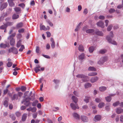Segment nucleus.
Listing matches in <instances>:
<instances>
[{
  "instance_id": "obj_1",
  "label": "nucleus",
  "mask_w": 123,
  "mask_h": 123,
  "mask_svg": "<svg viewBox=\"0 0 123 123\" xmlns=\"http://www.w3.org/2000/svg\"><path fill=\"white\" fill-rule=\"evenodd\" d=\"M31 92L29 91H26L24 94V97L25 99L23 100L21 102L22 104L26 106H28L30 104V101L31 100V98L30 97L31 96Z\"/></svg>"
},
{
  "instance_id": "obj_2",
  "label": "nucleus",
  "mask_w": 123,
  "mask_h": 123,
  "mask_svg": "<svg viewBox=\"0 0 123 123\" xmlns=\"http://www.w3.org/2000/svg\"><path fill=\"white\" fill-rule=\"evenodd\" d=\"M34 70L36 73H37L39 72L43 71L44 70V68L41 67L40 65H37L36 67L34 68Z\"/></svg>"
},
{
  "instance_id": "obj_3",
  "label": "nucleus",
  "mask_w": 123,
  "mask_h": 123,
  "mask_svg": "<svg viewBox=\"0 0 123 123\" xmlns=\"http://www.w3.org/2000/svg\"><path fill=\"white\" fill-rule=\"evenodd\" d=\"M106 58L105 57H101L98 62V64L100 65H103V63L106 61Z\"/></svg>"
},
{
  "instance_id": "obj_4",
  "label": "nucleus",
  "mask_w": 123,
  "mask_h": 123,
  "mask_svg": "<svg viewBox=\"0 0 123 123\" xmlns=\"http://www.w3.org/2000/svg\"><path fill=\"white\" fill-rule=\"evenodd\" d=\"M106 38L108 41L109 43L115 45H117V42L115 41L112 40L109 36H107Z\"/></svg>"
},
{
  "instance_id": "obj_5",
  "label": "nucleus",
  "mask_w": 123,
  "mask_h": 123,
  "mask_svg": "<svg viewBox=\"0 0 123 123\" xmlns=\"http://www.w3.org/2000/svg\"><path fill=\"white\" fill-rule=\"evenodd\" d=\"M70 105L71 108L74 110L79 108V107L77 103L74 104L73 103H71L70 104Z\"/></svg>"
},
{
  "instance_id": "obj_6",
  "label": "nucleus",
  "mask_w": 123,
  "mask_h": 123,
  "mask_svg": "<svg viewBox=\"0 0 123 123\" xmlns=\"http://www.w3.org/2000/svg\"><path fill=\"white\" fill-rule=\"evenodd\" d=\"M9 52H12L14 54H17L18 53V50L17 49L14 47H13L10 49L9 50Z\"/></svg>"
},
{
  "instance_id": "obj_7",
  "label": "nucleus",
  "mask_w": 123,
  "mask_h": 123,
  "mask_svg": "<svg viewBox=\"0 0 123 123\" xmlns=\"http://www.w3.org/2000/svg\"><path fill=\"white\" fill-rule=\"evenodd\" d=\"M101 116L99 115H97L95 116L94 119V121L96 122L100 120L101 118Z\"/></svg>"
},
{
  "instance_id": "obj_8",
  "label": "nucleus",
  "mask_w": 123,
  "mask_h": 123,
  "mask_svg": "<svg viewBox=\"0 0 123 123\" xmlns=\"http://www.w3.org/2000/svg\"><path fill=\"white\" fill-rule=\"evenodd\" d=\"M98 79V78L97 76L92 77L91 78L90 81L92 83H94L97 81Z\"/></svg>"
},
{
  "instance_id": "obj_9",
  "label": "nucleus",
  "mask_w": 123,
  "mask_h": 123,
  "mask_svg": "<svg viewBox=\"0 0 123 123\" xmlns=\"http://www.w3.org/2000/svg\"><path fill=\"white\" fill-rule=\"evenodd\" d=\"M50 41L51 42V47L52 49H54L55 46V43L53 38L51 37L50 39Z\"/></svg>"
},
{
  "instance_id": "obj_10",
  "label": "nucleus",
  "mask_w": 123,
  "mask_h": 123,
  "mask_svg": "<svg viewBox=\"0 0 123 123\" xmlns=\"http://www.w3.org/2000/svg\"><path fill=\"white\" fill-rule=\"evenodd\" d=\"M8 5L7 3V2H5L3 3L1 5L0 10H2L4 9Z\"/></svg>"
},
{
  "instance_id": "obj_11",
  "label": "nucleus",
  "mask_w": 123,
  "mask_h": 123,
  "mask_svg": "<svg viewBox=\"0 0 123 123\" xmlns=\"http://www.w3.org/2000/svg\"><path fill=\"white\" fill-rule=\"evenodd\" d=\"M76 77L78 78L84 79L87 78L88 77L82 74H78L76 76Z\"/></svg>"
},
{
  "instance_id": "obj_12",
  "label": "nucleus",
  "mask_w": 123,
  "mask_h": 123,
  "mask_svg": "<svg viewBox=\"0 0 123 123\" xmlns=\"http://www.w3.org/2000/svg\"><path fill=\"white\" fill-rule=\"evenodd\" d=\"M98 26L102 28L104 27V23L102 21H100L97 23V24Z\"/></svg>"
},
{
  "instance_id": "obj_13",
  "label": "nucleus",
  "mask_w": 123,
  "mask_h": 123,
  "mask_svg": "<svg viewBox=\"0 0 123 123\" xmlns=\"http://www.w3.org/2000/svg\"><path fill=\"white\" fill-rule=\"evenodd\" d=\"M80 118L81 120L83 122H86L88 121V120L87 117L85 116H81Z\"/></svg>"
},
{
  "instance_id": "obj_14",
  "label": "nucleus",
  "mask_w": 123,
  "mask_h": 123,
  "mask_svg": "<svg viewBox=\"0 0 123 123\" xmlns=\"http://www.w3.org/2000/svg\"><path fill=\"white\" fill-rule=\"evenodd\" d=\"M71 99L75 104L77 103L78 101V98L74 96H73L71 97Z\"/></svg>"
},
{
  "instance_id": "obj_15",
  "label": "nucleus",
  "mask_w": 123,
  "mask_h": 123,
  "mask_svg": "<svg viewBox=\"0 0 123 123\" xmlns=\"http://www.w3.org/2000/svg\"><path fill=\"white\" fill-rule=\"evenodd\" d=\"M78 49L81 52L84 51V49L83 46L81 44L79 45L78 47Z\"/></svg>"
},
{
  "instance_id": "obj_16",
  "label": "nucleus",
  "mask_w": 123,
  "mask_h": 123,
  "mask_svg": "<svg viewBox=\"0 0 123 123\" xmlns=\"http://www.w3.org/2000/svg\"><path fill=\"white\" fill-rule=\"evenodd\" d=\"M14 9L17 13L19 14L21 12V10L20 7H15L14 8Z\"/></svg>"
},
{
  "instance_id": "obj_17",
  "label": "nucleus",
  "mask_w": 123,
  "mask_h": 123,
  "mask_svg": "<svg viewBox=\"0 0 123 123\" xmlns=\"http://www.w3.org/2000/svg\"><path fill=\"white\" fill-rule=\"evenodd\" d=\"M95 33L98 36H103V32L101 31H100L98 30H97L95 31Z\"/></svg>"
},
{
  "instance_id": "obj_18",
  "label": "nucleus",
  "mask_w": 123,
  "mask_h": 123,
  "mask_svg": "<svg viewBox=\"0 0 123 123\" xmlns=\"http://www.w3.org/2000/svg\"><path fill=\"white\" fill-rule=\"evenodd\" d=\"M15 0H8L7 1L9 3V5L11 7L14 6L15 4L13 2V1Z\"/></svg>"
},
{
  "instance_id": "obj_19",
  "label": "nucleus",
  "mask_w": 123,
  "mask_h": 123,
  "mask_svg": "<svg viewBox=\"0 0 123 123\" xmlns=\"http://www.w3.org/2000/svg\"><path fill=\"white\" fill-rule=\"evenodd\" d=\"M116 110V113L118 114H119L123 112V109L120 108H117Z\"/></svg>"
},
{
  "instance_id": "obj_20",
  "label": "nucleus",
  "mask_w": 123,
  "mask_h": 123,
  "mask_svg": "<svg viewBox=\"0 0 123 123\" xmlns=\"http://www.w3.org/2000/svg\"><path fill=\"white\" fill-rule=\"evenodd\" d=\"M73 117L77 119H79L80 118V116L77 113H74L73 114Z\"/></svg>"
},
{
  "instance_id": "obj_21",
  "label": "nucleus",
  "mask_w": 123,
  "mask_h": 123,
  "mask_svg": "<svg viewBox=\"0 0 123 123\" xmlns=\"http://www.w3.org/2000/svg\"><path fill=\"white\" fill-rule=\"evenodd\" d=\"M95 48L96 47L95 46H91L89 48V52L90 53H92Z\"/></svg>"
},
{
  "instance_id": "obj_22",
  "label": "nucleus",
  "mask_w": 123,
  "mask_h": 123,
  "mask_svg": "<svg viewBox=\"0 0 123 123\" xmlns=\"http://www.w3.org/2000/svg\"><path fill=\"white\" fill-rule=\"evenodd\" d=\"M10 39V43L11 45L13 46L15 44V39L13 38H12Z\"/></svg>"
},
{
  "instance_id": "obj_23",
  "label": "nucleus",
  "mask_w": 123,
  "mask_h": 123,
  "mask_svg": "<svg viewBox=\"0 0 123 123\" xmlns=\"http://www.w3.org/2000/svg\"><path fill=\"white\" fill-rule=\"evenodd\" d=\"M88 70L89 71H94L96 70V69L95 68H94L93 67H90L88 68Z\"/></svg>"
},
{
  "instance_id": "obj_24",
  "label": "nucleus",
  "mask_w": 123,
  "mask_h": 123,
  "mask_svg": "<svg viewBox=\"0 0 123 123\" xmlns=\"http://www.w3.org/2000/svg\"><path fill=\"white\" fill-rule=\"evenodd\" d=\"M84 57L85 54L83 53H82L79 56V58L80 60H82L84 59Z\"/></svg>"
},
{
  "instance_id": "obj_25",
  "label": "nucleus",
  "mask_w": 123,
  "mask_h": 123,
  "mask_svg": "<svg viewBox=\"0 0 123 123\" xmlns=\"http://www.w3.org/2000/svg\"><path fill=\"white\" fill-rule=\"evenodd\" d=\"M38 103V101L37 100H35L33 101L32 103V105L33 106H36L37 104Z\"/></svg>"
},
{
  "instance_id": "obj_26",
  "label": "nucleus",
  "mask_w": 123,
  "mask_h": 123,
  "mask_svg": "<svg viewBox=\"0 0 123 123\" xmlns=\"http://www.w3.org/2000/svg\"><path fill=\"white\" fill-rule=\"evenodd\" d=\"M106 87L104 86H102L100 87L99 88L100 91L101 92H103L106 90Z\"/></svg>"
},
{
  "instance_id": "obj_27",
  "label": "nucleus",
  "mask_w": 123,
  "mask_h": 123,
  "mask_svg": "<svg viewBox=\"0 0 123 123\" xmlns=\"http://www.w3.org/2000/svg\"><path fill=\"white\" fill-rule=\"evenodd\" d=\"M19 17V15H18L15 14H13L12 16V19H16Z\"/></svg>"
},
{
  "instance_id": "obj_28",
  "label": "nucleus",
  "mask_w": 123,
  "mask_h": 123,
  "mask_svg": "<svg viewBox=\"0 0 123 123\" xmlns=\"http://www.w3.org/2000/svg\"><path fill=\"white\" fill-rule=\"evenodd\" d=\"M92 85L90 83H87L85 84L84 85L85 87V88H87L91 86Z\"/></svg>"
},
{
  "instance_id": "obj_29",
  "label": "nucleus",
  "mask_w": 123,
  "mask_h": 123,
  "mask_svg": "<svg viewBox=\"0 0 123 123\" xmlns=\"http://www.w3.org/2000/svg\"><path fill=\"white\" fill-rule=\"evenodd\" d=\"M27 114L25 113L22 116V121H25L26 118Z\"/></svg>"
},
{
  "instance_id": "obj_30",
  "label": "nucleus",
  "mask_w": 123,
  "mask_h": 123,
  "mask_svg": "<svg viewBox=\"0 0 123 123\" xmlns=\"http://www.w3.org/2000/svg\"><path fill=\"white\" fill-rule=\"evenodd\" d=\"M97 74V73L96 72H92L89 73L88 75L90 76H92L96 75Z\"/></svg>"
},
{
  "instance_id": "obj_31",
  "label": "nucleus",
  "mask_w": 123,
  "mask_h": 123,
  "mask_svg": "<svg viewBox=\"0 0 123 123\" xmlns=\"http://www.w3.org/2000/svg\"><path fill=\"white\" fill-rule=\"evenodd\" d=\"M94 30L92 29H88L86 30V32L87 33H91L94 32Z\"/></svg>"
},
{
  "instance_id": "obj_32",
  "label": "nucleus",
  "mask_w": 123,
  "mask_h": 123,
  "mask_svg": "<svg viewBox=\"0 0 123 123\" xmlns=\"http://www.w3.org/2000/svg\"><path fill=\"white\" fill-rule=\"evenodd\" d=\"M18 99V95L16 94H14L13 97H12V100H14L15 99Z\"/></svg>"
},
{
  "instance_id": "obj_33",
  "label": "nucleus",
  "mask_w": 123,
  "mask_h": 123,
  "mask_svg": "<svg viewBox=\"0 0 123 123\" xmlns=\"http://www.w3.org/2000/svg\"><path fill=\"white\" fill-rule=\"evenodd\" d=\"M15 33H14L12 34L11 35H10L9 37H8V39H11L12 38H13V37H15Z\"/></svg>"
},
{
  "instance_id": "obj_34",
  "label": "nucleus",
  "mask_w": 123,
  "mask_h": 123,
  "mask_svg": "<svg viewBox=\"0 0 123 123\" xmlns=\"http://www.w3.org/2000/svg\"><path fill=\"white\" fill-rule=\"evenodd\" d=\"M40 29L41 30H43L44 31H46L47 30V28L44 25H41L40 26Z\"/></svg>"
},
{
  "instance_id": "obj_35",
  "label": "nucleus",
  "mask_w": 123,
  "mask_h": 123,
  "mask_svg": "<svg viewBox=\"0 0 123 123\" xmlns=\"http://www.w3.org/2000/svg\"><path fill=\"white\" fill-rule=\"evenodd\" d=\"M105 105V103L103 102L100 103L98 105V107L100 108H101Z\"/></svg>"
},
{
  "instance_id": "obj_36",
  "label": "nucleus",
  "mask_w": 123,
  "mask_h": 123,
  "mask_svg": "<svg viewBox=\"0 0 123 123\" xmlns=\"http://www.w3.org/2000/svg\"><path fill=\"white\" fill-rule=\"evenodd\" d=\"M105 99L106 101L108 102H110L111 99V97L110 96H108L106 97L105 98Z\"/></svg>"
},
{
  "instance_id": "obj_37",
  "label": "nucleus",
  "mask_w": 123,
  "mask_h": 123,
  "mask_svg": "<svg viewBox=\"0 0 123 123\" xmlns=\"http://www.w3.org/2000/svg\"><path fill=\"white\" fill-rule=\"evenodd\" d=\"M106 49H101L99 51V52L100 54H103L106 52Z\"/></svg>"
},
{
  "instance_id": "obj_38",
  "label": "nucleus",
  "mask_w": 123,
  "mask_h": 123,
  "mask_svg": "<svg viewBox=\"0 0 123 123\" xmlns=\"http://www.w3.org/2000/svg\"><path fill=\"white\" fill-rule=\"evenodd\" d=\"M37 113L36 112L34 113L32 115V117L34 119L36 118L37 117Z\"/></svg>"
},
{
  "instance_id": "obj_39",
  "label": "nucleus",
  "mask_w": 123,
  "mask_h": 123,
  "mask_svg": "<svg viewBox=\"0 0 123 123\" xmlns=\"http://www.w3.org/2000/svg\"><path fill=\"white\" fill-rule=\"evenodd\" d=\"M37 110V108L36 107H31V112H36Z\"/></svg>"
},
{
  "instance_id": "obj_40",
  "label": "nucleus",
  "mask_w": 123,
  "mask_h": 123,
  "mask_svg": "<svg viewBox=\"0 0 123 123\" xmlns=\"http://www.w3.org/2000/svg\"><path fill=\"white\" fill-rule=\"evenodd\" d=\"M7 46L6 44L3 43H1L0 44V47L1 48H5Z\"/></svg>"
},
{
  "instance_id": "obj_41",
  "label": "nucleus",
  "mask_w": 123,
  "mask_h": 123,
  "mask_svg": "<svg viewBox=\"0 0 123 123\" xmlns=\"http://www.w3.org/2000/svg\"><path fill=\"white\" fill-rule=\"evenodd\" d=\"M7 28V26L5 24H4V25H2L0 27V29H6Z\"/></svg>"
},
{
  "instance_id": "obj_42",
  "label": "nucleus",
  "mask_w": 123,
  "mask_h": 123,
  "mask_svg": "<svg viewBox=\"0 0 123 123\" xmlns=\"http://www.w3.org/2000/svg\"><path fill=\"white\" fill-rule=\"evenodd\" d=\"M120 102L119 101H117L115 103H113V105L114 107H116L119 105Z\"/></svg>"
},
{
  "instance_id": "obj_43",
  "label": "nucleus",
  "mask_w": 123,
  "mask_h": 123,
  "mask_svg": "<svg viewBox=\"0 0 123 123\" xmlns=\"http://www.w3.org/2000/svg\"><path fill=\"white\" fill-rule=\"evenodd\" d=\"M115 11V9L113 8H111L110 9L109 11L110 13H112L114 12Z\"/></svg>"
},
{
  "instance_id": "obj_44",
  "label": "nucleus",
  "mask_w": 123,
  "mask_h": 123,
  "mask_svg": "<svg viewBox=\"0 0 123 123\" xmlns=\"http://www.w3.org/2000/svg\"><path fill=\"white\" fill-rule=\"evenodd\" d=\"M21 40H20L19 41L17 42V47L19 48L20 47L21 45Z\"/></svg>"
},
{
  "instance_id": "obj_45",
  "label": "nucleus",
  "mask_w": 123,
  "mask_h": 123,
  "mask_svg": "<svg viewBox=\"0 0 123 123\" xmlns=\"http://www.w3.org/2000/svg\"><path fill=\"white\" fill-rule=\"evenodd\" d=\"M26 89V87L24 86H22L21 87L20 89L22 92H24L25 91Z\"/></svg>"
},
{
  "instance_id": "obj_46",
  "label": "nucleus",
  "mask_w": 123,
  "mask_h": 123,
  "mask_svg": "<svg viewBox=\"0 0 123 123\" xmlns=\"http://www.w3.org/2000/svg\"><path fill=\"white\" fill-rule=\"evenodd\" d=\"M90 97L88 96H86V98L84 99V101L86 103L88 102H89V100L90 98Z\"/></svg>"
},
{
  "instance_id": "obj_47",
  "label": "nucleus",
  "mask_w": 123,
  "mask_h": 123,
  "mask_svg": "<svg viewBox=\"0 0 123 123\" xmlns=\"http://www.w3.org/2000/svg\"><path fill=\"white\" fill-rule=\"evenodd\" d=\"M18 6L21 7L23 8H24L25 6V5L23 3H22L20 4H18Z\"/></svg>"
},
{
  "instance_id": "obj_48",
  "label": "nucleus",
  "mask_w": 123,
  "mask_h": 123,
  "mask_svg": "<svg viewBox=\"0 0 123 123\" xmlns=\"http://www.w3.org/2000/svg\"><path fill=\"white\" fill-rule=\"evenodd\" d=\"M5 24L7 26V27L8 26L12 25L13 24V23L12 22H7Z\"/></svg>"
},
{
  "instance_id": "obj_49",
  "label": "nucleus",
  "mask_w": 123,
  "mask_h": 123,
  "mask_svg": "<svg viewBox=\"0 0 123 123\" xmlns=\"http://www.w3.org/2000/svg\"><path fill=\"white\" fill-rule=\"evenodd\" d=\"M65 11L67 13H70V9L69 7H67L66 8Z\"/></svg>"
},
{
  "instance_id": "obj_50",
  "label": "nucleus",
  "mask_w": 123,
  "mask_h": 123,
  "mask_svg": "<svg viewBox=\"0 0 123 123\" xmlns=\"http://www.w3.org/2000/svg\"><path fill=\"white\" fill-rule=\"evenodd\" d=\"M22 23H20L17 25V27L18 28L22 27Z\"/></svg>"
},
{
  "instance_id": "obj_51",
  "label": "nucleus",
  "mask_w": 123,
  "mask_h": 123,
  "mask_svg": "<svg viewBox=\"0 0 123 123\" xmlns=\"http://www.w3.org/2000/svg\"><path fill=\"white\" fill-rule=\"evenodd\" d=\"M46 21L51 26H53V24L49 20H47Z\"/></svg>"
},
{
  "instance_id": "obj_52",
  "label": "nucleus",
  "mask_w": 123,
  "mask_h": 123,
  "mask_svg": "<svg viewBox=\"0 0 123 123\" xmlns=\"http://www.w3.org/2000/svg\"><path fill=\"white\" fill-rule=\"evenodd\" d=\"M25 47L23 45H21V47L19 50V51L20 52H22L23 51V49H24Z\"/></svg>"
},
{
  "instance_id": "obj_53",
  "label": "nucleus",
  "mask_w": 123,
  "mask_h": 123,
  "mask_svg": "<svg viewBox=\"0 0 123 123\" xmlns=\"http://www.w3.org/2000/svg\"><path fill=\"white\" fill-rule=\"evenodd\" d=\"M109 36L111 38V39L113 37V34L112 31H111L109 33V35L108 36Z\"/></svg>"
},
{
  "instance_id": "obj_54",
  "label": "nucleus",
  "mask_w": 123,
  "mask_h": 123,
  "mask_svg": "<svg viewBox=\"0 0 123 123\" xmlns=\"http://www.w3.org/2000/svg\"><path fill=\"white\" fill-rule=\"evenodd\" d=\"M3 105L4 106L7 107L8 106V103L7 101L6 100H5L4 102Z\"/></svg>"
},
{
  "instance_id": "obj_55",
  "label": "nucleus",
  "mask_w": 123,
  "mask_h": 123,
  "mask_svg": "<svg viewBox=\"0 0 123 123\" xmlns=\"http://www.w3.org/2000/svg\"><path fill=\"white\" fill-rule=\"evenodd\" d=\"M73 93L75 96L78 97H79V93L78 92L74 91L73 92Z\"/></svg>"
},
{
  "instance_id": "obj_56",
  "label": "nucleus",
  "mask_w": 123,
  "mask_h": 123,
  "mask_svg": "<svg viewBox=\"0 0 123 123\" xmlns=\"http://www.w3.org/2000/svg\"><path fill=\"white\" fill-rule=\"evenodd\" d=\"M12 63L11 62H8L7 64V67H9L12 66Z\"/></svg>"
},
{
  "instance_id": "obj_57",
  "label": "nucleus",
  "mask_w": 123,
  "mask_h": 123,
  "mask_svg": "<svg viewBox=\"0 0 123 123\" xmlns=\"http://www.w3.org/2000/svg\"><path fill=\"white\" fill-rule=\"evenodd\" d=\"M10 117L13 120H14L16 119V118L14 115L13 114L11 115H10Z\"/></svg>"
},
{
  "instance_id": "obj_58",
  "label": "nucleus",
  "mask_w": 123,
  "mask_h": 123,
  "mask_svg": "<svg viewBox=\"0 0 123 123\" xmlns=\"http://www.w3.org/2000/svg\"><path fill=\"white\" fill-rule=\"evenodd\" d=\"M112 25L109 26L107 28V30L108 31H110L112 29Z\"/></svg>"
},
{
  "instance_id": "obj_59",
  "label": "nucleus",
  "mask_w": 123,
  "mask_h": 123,
  "mask_svg": "<svg viewBox=\"0 0 123 123\" xmlns=\"http://www.w3.org/2000/svg\"><path fill=\"white\" fill-rule=\"evenodd\" d=\"M110 105H106L105 106V109L107 111H109L110 110Z\"/></svg>"
},
{
  "instance_id": "obj_60",
  "label": "nucleus",
  "mask_w": 123,
  "mask_h": 123,
  "mask_svg": "<svg viewBox=\"0 0 123 123\" xmlns=\"http://www.w3.org/2000/svg\"><path fill=\"white\" fill-rule=\"evenodd\" d=\"M37 105V107L38 109H40L41 108V105L40 103H38Z\"/></svg>"
},
{
  "instance_id": "obj_61",
  "label": "nucleus",
  "mask_w": 123,
  "mask_h": 123,
  "mask_svg": "<svg viewBox=\"0 0 123 123\" xmlns=\"http://www.w3.org/2000/svg\"><path fill=\"white\" fill-rule=\"evenodd\" d=\"M42 55L46 58L50 59V57L48 55L43 54Z\"/></svg>"
},
{
  "instance_id": "obj_62",
  "label": "nucleus",
  "mask_w": 123,
  "mask_h": 123,
  "mask_svg": "<svg viewBox=\"0 0 123 123\" xmlns=\"http://www.w3.org/2000/svg\"><path fill=\"white\" fill-rule=\"evenodd\" d=\"M101 99L99 98H97L95 99V101L97 103H99L101 101Z\"/></svg>"
},
{
  "instance_id": "obj_63",
  "label": "nucleus",
  "mask_w": 123,
  "mask_h": 123,
  "mask_svg": "<svg viewBox=\"0 0 123 123\" xmlns=\"http://www.w3.org/2000/svg\"><path fill=\"white\" fill-rule=\"evenodd\" d=\"M15 114L16 116L18 117L20 116L21 115L20 113L18 111L16 112Z\"/></svg>"
},
{
  "instance_id": "obj_64",
  "label": "nucleus",
  "mask_w": 123,
  "mask_h": 123,
  "mask_svg": "<svg viewBox=\"0 0 123 123\" xmlns=\"http://www.w3.org/2000/svg\"><path fill=\"white\" fill-rule=\"evenodd\" d=\"M53 81L56 84H58L59 82V81L57 80H54Z\"/></svg>"
}]
</instances>
